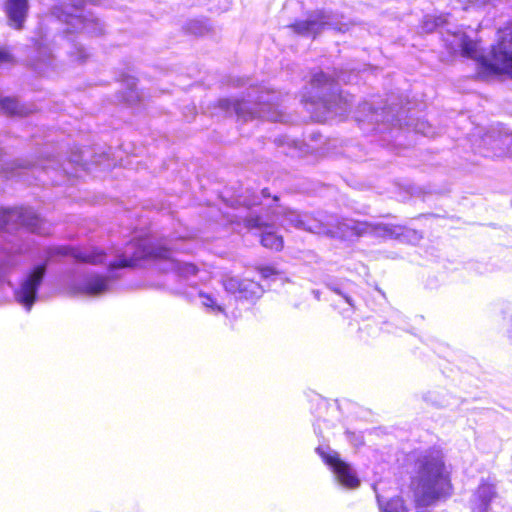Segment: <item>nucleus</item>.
<instances>
[{
	"instance_id": "nucleus-30",
	"label": "nucleus",
	"mask_w": 512,
	"mask_h": 512,
	"mask_svg": "<svg viewBox=\"0 0 512 512\" xmlns=\"http://www.w3.org/2000/svg\"><path fill=\"white\" fill-rule=\"evenodd\" d=\"M344 298H345V300H346L350 305H352V303H351V298H350V297H348V296H344Z\"/></svg>"
},
{
	"instance_id": "nucleus-31",
	"label": "nucleus",
	"mask_w": 512,
	"mask_h": 512,
	"mask_svg": "<svg viewBox=\"0 0 512 512\" xmlns=\"http://www.w3.org/2000/svg\"><path fill=\"white\" fill-rule=\"evenodd\" d=\"M272 201H273V202H275V203H276V202H278V197H277V196H274V197L272 198Z\"/></svg>"
},
{
	"instance_id": "nucleus-24",
	"label": "nucleus",
	"mask_w": 512,
	"mask_h": 512,
	"mask_svg": "<svg viewBox=\"0 0 512 512\" xmlns=\"http://www.w3.org/2000/svg\"><path fill=\"white\" fill-rule=\"evenodd\" d=\"M270 194L268 189H262L261 194L250 193L249 190L246 191V195L240 196L238 201L241 205L246 206L251 209L254 206L262 205V199H268Z\"/></svg>"
},
{
	"instance_id": "nucleus-3",
	"label": "nucleus",
	"mask_w": 512,
	"mask_h": 512,
	"mask_svg": "<svg viewBox=\"0 0 512 512\" xmlns=\"http://www.w3.org/2000/svg\"><path fill=\"white\" fill-rule=\"evenodd\" d=\"M347 82L338 75L337 80L323 72L313 75L311 91L303 95V101L314 120L325 122L335 117H344L351 108L350 100L339 92L338 83Z\"/></svg>"
},
{
	"instance_id": "nucleus-22",
	"label": "nucleus",
	"mask_w": 512,
	"mask_h": 512,
	"mask_svg": "<svg viewBox=\"0 0 512 512\" xmlns=\"http://www.w3.org/2000/svg\"><path fill=\"white\" fill-rule=\"evenodd\" d=\"M1 109L10 115L24 116L31 112L30 109L20 104L17 99L14 98H3L0 101Z\"/></svg>"
},
{
	"instance_id": "nucleus-6",
	"label": "nucleus",
	"mask_w": 512,
	"mask_h": 512,
	"mask_svg": "<svg viewBox=\"0 0 512 512\" xmlns=\"http://www.w3.org/2000/svg\"><path fill=\"white\" fill-rule=\"evenodd\" d=\"M469 58L478 61L479 72L484 77L501 73L512 75V26L501 32L490 58L484 57L478 43L469 37Z\"/></svg>"
},
{
	"instance_id": "nucleus-29",
	"label": "nucleus",
	"mask_w": 512,
	"mask_h": 512,
	"mask_svg": "<svg viewBox=\"0 0 512 512\" xmlns=\"http://www.w3.org/2000/svg\"><path fill=\"white\" fill-rule=\"evenodd\" d=\"M11 61V55L5 51L0 49V65L3 63H7Z\"/></svg>"
},
{
	"instance_id": "nucleus-15",
	"label": "nucleus",
	"mask_w": 512,
	"mask_h": 512,
	"mask_svg": "<svg viewBox=\"0 0 512 512\" xmlns=\"http://www.w3.org/2000/svg\"><path fill=\"white\" fill-rule=\"evenodd\" d=\"M293 31L302 36H316L322 30L332 28L329 17L322 12H317L306 20L297 21L290 26Z\"/></svg>"
},
{
	"instance_id": "nucleus-25",
	"label": "nucleus",
	"mask_w": 512,
	"mask_h": 512,
	"mask_svg": "<svg viewBox=\"0 0 512 512\" xmlns=\"http://www.w3.org/2000/svg\"><path fill=\"white\" fill-rule=\"evenodd\" d=\"M483 142L485 145L490 146L487 148V152L484 153V156H486V157H501L505 154L504 148L499 146L500 142H502V140L500 138L495 139L492 134H487L483 138Z\"/></svg>"
},
{
	"instance_id": "nucleus-27",
	"label": "nucleus",
	"mask_w": 512,
	"mask_h": 512,
	"mask_svg": "<svg viewBox=\"0 0 512 512\" xmlns=\"http://www.w3.org/2000/svg\"><path fill=\"white\" fill-rule=\"evenodd\" d=\"M261 243L264 247L274 249L276 251L281 250L283 247L282 237L277 236L273 232H264L261 235Z\"/></svg>"
},
{
	"instance_id": "nucleus-14",
	"label": "nucleus",
	"mask_w": 512,
	"mask_h": 512,
	"mask_svg": "<svg viewBox=\"0 0 512 512\" xmlns=\"http://www.w3.org/2000/svg\"><path fill=\"white\" fill-rule=\"evenodd\" d=\"M223 286L226 292L234 295L237 299L253 300L259 298L263 293L259 283L237 277H226L223 280Z\"/></svg>"
},
{
	"instance_id": "nucleus-12",
	"label": "nucleus",
	"mask_w": 512,
	"mask_h": 512,
	"mask_svg": "<svg viewBox=\"0 0 512 512\" xmlns=\"http://www.w3.org/2000/svg\"><path fill=\"white\" fill-rule=\"evenodd\" d=\"M341 410L337 400L328 401L318 397L317 408L315 411L314 431L318 436L323 437L322 426L330 429L341 420Z\"/></svg>"
},
{
	"instance_id": "nucleus-5",
	"label": "nucleus",
	"mask_w": 512,
	"mask_h": 512,
	"mask_svg": "<svg viewBox=\"0 0 512 512\" xmlns=\"http://www.w3.org/2000/svg\"><path fill=\"white\" fill-rule=\"evenodd\" d=\"M276 92L251 88L248 99L225 98L219 100V107L228 115L235 114L239 120L261 118L272 122H284L285 115L279 109Z\"/></svg>"
},
{
	"instance_id": "nucleus-9",
	"label": "nucleus",
	"mask_w": 512,
	"mask_h": 512,
	"mask_svg": "<svg viewBox=\"0 0 512 512\" xmlns=\"http://www.w3.org/2000/svg\"><path fill=\"white\" fill-rule=\"evenodd\" d=\"M24 227L37 234H47L46 222L31 208H0V229Z\"/></svg>"
},
{
	"instance_id": "nucleus-7",
	"label": "nucleus",
	"mask_w": 512,
	"mask_h": 512,
	"mask_svg": "<svg viewBox=\"0 0 512 512\" xmlns=\"http://www.w3.org/2000/svg\"><path fill=\"white\" fill-rule=\"evenodd\" d=\"M69 1V4L54 6L51 12L52 18L66 25L64 33L83 32L92 36L101 35L104 24L93 13L84 9V0Z\"/></svg>"
},
{
	"instance_id": "nucleus-20",
	"label": "nucleus",
	"mask_w": 512,
	"mask_h": 512,
	"mask_svg": "<svg viewBox=\"0 0 512 512\" xmlns=\"http://www.w3.org/2000/svg\"><path fill=\"white\" fill-rule=\"evenodd\" d=\"M280 144L282 146L287 145L288 151L284 150L283 152L287 155H290L291 157H302L306 154L313 153L317 146L306 144L304 142L290 139L288 137L284 138L283 140H279Z\"/></svg>"
},
{
	"instance_id": "nucleus-8",
	"label": "nucleus",
	"mask_w": 512,
	"mask_h": 512,
	"mask_svg": "<svg viewBox=\"0 0 512 512\" xmlns=\"http://www.w3.org/2000/svg\"><path fill=\"white\" fill-rule=\"evenodd\" d=\"M406 113L404 107L397 108L391 104L389 111L374 103H362L355 115V120L365 132L384 133L390 126H401L404 122L403 115Z\"/></svg>"
},
{
	"instance_id": "nucleus-13",
	"label": "nucleus",
	"mask_w": 512,
	"mask_h": 512,
	"mask_svg": "<svg viewBox=\"0 0 512 512\" xmlns=\"http://www.w3.org/2000/svg\"><path fill=\"white\" fill-rule=\"evenodd\" d=\"M115 276L110 274L103 276L96 273L86 275L81 281L75 284L77 292L88 296H100L112 289Z\"/></svg>"
},
{
	"instance_id": "nucleus-1",
	"label": "nucleus",
	"mask_w": 512,
	"mask_h": 512,
	"mask_svg": "<svg viewBox=\"0 0 512 512\" xmlns=\"http://www.w3.org/2000/svg\"><path fill=\"white\" fill-rule=\"evenodd\" d=\"M274 218L269 214L259 215L251 211L245 216L244 222L247 228H262L269 225V222H278L286 227L291 226L297 229L305 230L314 234L328 235L332 237H345L347 230L352 229L353 233L361 235L371 229V232L383 237H399L403 235L404 228L401 226H392L388 224H355L353 221H340L337 216H325L324 219L313 218L308 214H300L293 210L276 207L273 211Z\"/></svg>"
},
{
	"instance_id": "nucleus-4",
	"label": "nucleus",
	"mask_w": 512,
	"mask_h": 512,
	"mask_svg": "<svg viewBox=\"0 0 512 512\" xmlns=\"http://www.w3.org/2000/svg\"><path fill=\"white\" fill-rule=\"evenodd\" d=\"M173 250H181L175 244H153L147 239L137 240L130 242L123 255L115 262L109 263L112 268L134 267L138 261L147 258L165 259L171 267V277H179L182 280L189 282L190 286H194L198 269L192 263L181 262L171 257Z\"/></svg>"
},
{
	"instance_id": "nucleus-19",
	"label": "nucleus",
	"mask_w": 512,
	"mask_h": 512,
	"mask_svg": "<svg viewBox=\"0 0 512 512\" xmlns=\"http://www.w3.org/2000/svg\"><path fill=\"white\" fill-rule=\"evenodd\" d=\"M28 10L27 0H7L6 13L15 28L20 29Z\"/></svg>"
},
{
	"instance_id": "nucleus-26",
	"label": "nucleus",
	"mask_w": 512,
	"mask_h": 512,
	"mask_svg": "<svg viewBox=\"0 0 512 512\" xmlns=\"http://www.w3.org/2000/svg\"><path fill=\"white\" fill-rule=\"evenodd\" d=\"M89 56L90 53L87 51V49L79 43L72 44L69 50V57L71 61L77 64L86 62Z\"/></svg>"
},
{
	"instance_id": "nucleus-32",
	"label": "nucleus",
	"mask_w": 512,
	"mask_h": 512,
	"mask_svg": "<svg viewBox=\"0 0 512 512\" xmlns=\"http://www.w3.org/2000/svg\"><path fill=\"white\" fill-rule=\"evenodd\" d=\"M413 235H414L415 239H418V235L416 232H413Z\"/></svg>"
},
{
	"instance_id": "nucleus-2",
	"label": "nucleus",
	"mask_w": 512,
	"mask_h": 512,
	"mask_svg": "<svg viewBox=\"0 0 512 512\" xmlns=\"http://www.w3.org/2000/svg\"><path fill=\"white\" fill-rule=\"evenodd\" d=\"M414 503L397 496L386 500L374 486L381 512H428L426 508L448 496L451 485L445 473L443 460L437 455H424L416 463V474L412 478Z\"/></svg>"
},
{
	"instance_id": "nucleus-23",
	"label": "nucleus",
	"mask_w": 512,
	"mask_h": 512,
	"mask_svg": "<svg viewBox=\"0 0 512 512\" xmlns=\"http://www.w3.org/2000/svg\"><path fill=\"white\" fill-rule=\"evenodd\" d=\"M83 162H84V159H83L81 152H76V153L72 154V156L68 162L58 163L57 161L51 160V161H49V165L43 166V169L48 171L49 169L57 170V169L61 168L64 173L72 174V172L69 171L67 166H72L74 164L75 165H83Z\"/></svg>"
},
{
	"instance_id": "nucleus-16",
	"label": "nucleus",
	"mask_w": 512,
	"mask_h": 512,
	"mask_svg": "<svg viewBox=\"0 0 512 512\" xmlns=\"http://www.w3.org/2000/svg\"><path fill=\"white\" fill-rule=\"evenodd\" d=\"M497 496L494 484L481 482L471 500L472 512H488L492 500Z\"/></svg>"
},
{
	"instance_id": "nucleus-17",
	"label": "nucleus",
	"mask_w": 512,
	"mask_h": 512,
	"mask_svg": "<svg viewBox=\"0 0 512 512\" xmlns=\"http://www.w3.org/2000/svg\"><path fill=\"white\" fill-rule=\"evenodd\" d=\"M58 253L61 255L71 256L80 263L98 265L104 264L106 261L105 253L95 248L78 249L73 247H62L58 249Z\"/></svg>"
},
{
	"instance_id": "nucleus-21",
	"label": "nucleus",
	"mask_w": 512,
	"mask_h": 512,
	"mask_svg": "<svg viewBox=\"0 0 512 512\" xmlns=\"http://www.w3.org/2000/svg\"><path fill=\"white\" fill-rule=\"evenodd\" d=\"M200 302L208 312L212 314H225V304L220 302L219 299L213 294L199 291L198 293Z\"/></svg>"
},
{
	"instance_id": "nucleus-18",
	"label": "nucleus",
	"mask_w": 512,
	"mask_h": 512,
	"mask_svg": "<svg viewBox=\"0 0 512 512\" xmlns=\"http://www.w3.org/2000/svg\"><path fill=\"white\" fill-rule=\"evenodd\" d=\"M37 49V59L34 63V69L42 75H49V69L53 68L54 57L48 44L47 35H40L35 42Z\"/></svg>"
},
{
	"instance_id": "nucleus-11",
	"label": "nucleus",
	"mask_w": 512,
	"mask_h": 512,
	"mask_svg": "<svg viewBox=\"0 0 512 512\" xmlns=\"http://www.w3.org/2000/svg\"><path fill=\"white\" fill-rule=\"evenodd\" d=\"M46 263L38 264L31 269L22 279L15 298L27 311H29L37 299L38 288L46 274Z\"/></svg>"
},
{
	"instance_id": "nucleus-28",
	"label": "nucleus",
	"mask_w": 512,
	"mask_h": 512,
	"mask_svg": "<svg viewBox=\"0 0 512 512\" xmlns=\"http://www.w3.org/2000/svg\"><path fill=\"white\" fill-rule=\"evenodd\" d=\"M261 277L264 279H271L272 281H276L277 279L282 280V275L277 272L273 267H262L260 269Z\"/></svg>"
},
{
	"instance_id": "nucleus-10",
	"label": "nucleus",
	"mask_w": 512,
	"mask_h": 512,
	"mask_svg": "<svg viewBox=\"0 0 512 512\" xmlns=\"http://www.w3.org/2000/svg\"><path fill=\"white\" fill-rule=\"evenodd\" d=\"M315 452L323 462L331 469L337 481L344 487L354 489L360 485V480L354 469L345 461L340 459L337 452L328 445L320 444Z\"/></svg>"
}]
</instances>
